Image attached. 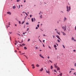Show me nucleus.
<instances>
[{"label":"nucleus","mask_w":76,"mask_h":76,"mask_svg":"<svg viewBox=\"0 0 76 76\" xmlns=\"http://www.w3.org/2000/svg\"><path fill=\"white\" fill-rule=\"evenodd\" d=\"M66 8H67V10H66V11L67 12H69V11L70 10V7H69H69H68V6H66Z\"/></svg>","instance_id":"1"},{"label":"nucleus","mask_w":76,"mask_h":76,"mask_svg":"<svg viewBox=\"0 0 76 76\" xmlns=\"http://www.w3.org/2000/svg\"><path fill=\"white\" fill-rule=\"evenodd\" d=\"M62 28L64 29V31H66V26H63Z\"/></svg>","instance_id":"2"},{"label":"nucleus","mask_w":76,"mask_h":76,"mask_svg":"<svg viewBox=\"0 0 76 76\" xmlns=\"http://www.w3.org/2000/svg\"><path fill=\"white\" fill-rule=\"evenodd\" d=\"M57 65V63H56V64H54V66L55 68H57L58 67Z\"/></svg>","instance_id":"3"},{"label":"nucleus","mask_w":76,"mask_h":76,"mask_svg":"<svg viewBox=\"0 0 76 76\" xmlns=\"http://www.w3.org/2000/svg\"><path fill=\"white\" fill-rule=\"evenodd\" d=\"M56 37L58 38V39H60V40H61V39H60V37H59V36L56 35Z\"/></svg>","instance_id":"4"},{"label":"nucleus","mask_w":76,"mask_h":76,"mask_svg":"<svg viewBox=\"0 0 76 76\" xmlns=\"http://www.w3.org/2000/svg\"><path fill=\"white\" fill-rule=\"evenodd\" d=\"M39 56H40V57H41V58H43L44 59V57L43 56H42V55H41V54H40Z\"/></svg>","instance_id":"5"},{"label":"nucleus","mask_w":76,"mask_h":76,"mask_svg":"<svg viewBox=\"0 0 76 76\" xmlns=\"http://www.w3.org/2000/svg\"><path fill=\"white\" fill-rule=\"evenodd\" d=\"M56 68H57V70H60V67L58 66Z\"/></svg>","instance_id":"6"},{"label":"nucleus","mask_w":76,"mask_h":76,"mask_svg":"<svg viewBox=\"0 0 76 76\" xmlns=\"http://www.w3.org/2000/svg\"><path fill=\"white\" fill-rule=\"evenodd\" d=\"M44 70L43 68H42L40 69L39 70L40 72H42V71Z\"/></svg>","instance_id":"7"},{"label":"nucleus","mask_w":76,"mask_h":76,"mask_svg":"<svg viewBox=\"0 0 76 76\" xmlns=\"http://www.w3.org/2000/svg\"><path fill=\"white\" fill-rule=\"evenodd\" d=\"M46 73H50V71H47V70H46Z\"/></svg>","instance_id":"8"},{"label":"nucleus","mask_w":76,"mask_h":76,"mask_svg":"<svg viewBox=\"0 0 76 76\" xmlns=\"http://www.w3.org/2000/svg\"><path fill=\"white\" fill-rule=\"evenodd\" d=\"M7 14H9L10 15H11V13L10 12H7Z\"/></svg>","instance_id":"9"},{"label":"nucleus","mask_w":76,"mask_h":76,"mask_svg":"<svg viewBox=\"0 0 76 76\" xmlns=\"http://www.w3.org/2000/svg\"><path fill=\"white\" fill-rule=\"evenodd\" d=\"M50 69H53V67L52 66H50Z\"/></svg>","instance_id":"10"},{"label":"nucleus","mask_w":76,"mask_h":76,"mask_svg":"<svg viewBox=\"0 0 76 76\" xmlns=\"http://www.w3.org/2000/svg\"><path fill=\"white\" fill-rule=\"evenodd\" d=\"M63 35H66V34H65L64 33V32H63Z\"/></svg>","instance_id":"11"},{"label":"nucleus","mask_w":76,"mask_h":76,"mask_svg":"<svg viewBox=\"0 0 76 76\" xmlns=\"http://www.w3.org/2000/svg\"><path fill=\"white\" fill-rule=\"evenodd\" d=\"M67 19L66 18V17H64V21H65Z\"/></svg>","instance_id":"12"},{"label":"nucleus","mask_w":76,"mask_h":76,"mask_svg":"<svg viewBox=\"0 0 76 76\" xmlns=\"http://www.w3.org/2000/svg\"><path fill=\"white\" fill-rule=\"evenodd\" d=\"M13 8L14 9H16V7H15V6H13Z\"/></svg>","instance_id":"13"},{"label":"nucleus","mask_w":76,"mask_h":76,"mask_svg":"<svg viewBox=\"0 0 76 76\" xmlns=\"http://www.w3.org/2000/svg\"><path fill=\"white\" fill-rule=\"evenodd\" d=\"M37 67H39V65H38V64H37L36 65Z\"/></svg>","instance_id":"14"},{"label":"nucleus","mask_w":76,"mask_h":76,"mask_svg":"<svg viewBox=\"0 0 76 76\" xmlns=\"http://www.w3.org/2000/svg\"><path fill=\"white\" fill-rule=\"evenodd\" d=\"M54 48H56V47H57V46H56V45H55L54 46Z\"/></svg>","instance_id":"15"},{"label":"nucleus","mask_w":76,"mask_h":76,"mask_svg":"<svg viewBox=\"0 0 76 76\" xmlns=\"http://www.w3.org/2000/svg\"><path fill=\"white\" fill-rule=\"evenodd\" d=\"M59 75H60V76H62V73H61L59 74Z\"/></svg>","instance_id":"16"},{"label":"nucleus","mask_w":76,"mask_h":76,"mask_svg":"<svg viewBox=\"0 0 76 76\" xmlns=\"http://www.w3.org/2000/svg\"><path fill=\"white\" fill-rule=\"evenodd\" d=\"M54 72H56V73H57V71H56V69H54Z\"/></svg>","instance_id":"17"},{"label":"nucleus","mask_w":76,"mask_h":76,"mask_svg":"<svg viewBox=\"0 0 76 76\" xmlns=\"http://www.w3.org/2000/svg\"><path fill=\"white\" fill-rule=\"evenodd\" d=\"M24 50H26L27 49V48H26V47H24Z\"/></svg>","instance_id":"18"},{"label":"nucleus","mask_w":76,"mask_h":76,"mask_svg":"<svg viewBox=\"0 0 76 76\" xmlns=\"http://www.w3.org/2000/svg\"><path fill=\"white\" fill-rule=\"evenodd\" d=\"M31 21L32 22H34V19H33V18H31Z\"/></svg>","instance_id":"19"},{"label":"nucleus","mask_w":76,"mask_h":76,"mask_svg":"<svg viewBox=\"0 0 76 76\" xmlns=\"http://www.w3.org/2000/svg\"><path fill=\"white\" fill-rule=\"evenodd\" d=\"M57 41L58 42H60V40H58H58H57Z\"/></svg>","instance_id":"20"},{"label":"nucleus","mask_w":76,"mask_h":76,"mask_svg":"<svg viewBox=\"0 0 76 76\" xmlns=\"http://www.w3.org/2000/svg\"><path fill=\"white\" fill-rule=\"evenodd\" d=\"M40 18H42V15H41L40 16H39Z\"/></svg>","instance_id":"21"},{"label":"nucleus","mask_w":76,"mask_h":76,"mask_svg":"<svg viewBox=\"0 0 76 76\" xmlns=\"http://www.w3.org/2000/svg\"><path fill=\"white\" fill-rule=\"evenodd\" d=\"M72 40H74V38L73 37H72Z\"/></svg>","instance_id":"22"},{"label":"nucleus","mask_w":76,"mask_h":76,"mask_svg":"<svg viewBox=\"0 0 76 76\" xmlns=\"http://www.w3.org/2000/svg\"><path fill=\"white\" fill-rule=\"evenodd\" d=\"M24 22H25V21H23V22H22V23L21 24H23V23H24Z\"/></svg>","instance_id":"23"},{"label":"nucleus","mask_w":76,"mask_h":76,"mask_svg":"<svg viewBox=\"0 0 76 76\" xmlns=\"http://www.w3.org/2000/svg\"><path fill=\"white\" fill-rule=\"evenodd\" d=\"M19 23L20 24H21V23L20 22V21H19Z\"/></svg>","instance_id":"24"},{"label":"nucleus","mask_w":76,"mask_h":76,"mask_svg":"<svg viewBox=\"0 0 76 76\" xmlns=\"http://www.w3.org/2000/svg\"><path fill=\"white\" fill-rule=\"evenodd\" d=\"M37 26V27H38V28H39V24H38Z\"/></svg>","instance_id":"25"},{"label":"nucleus","mask_w":76,"mask_h":76,"mask_svg":"<svg viewBox=\"0 0 76 76\" xmlns=\"http://www.w3.org/2000/svg\"><path fill=\"white\" fill-rule=\"evenodd\" d=\"M34 66V64H32L31 65V66H32L33 67Z\"/></svg>","instance_id":"26"},{"label":"nucleus","mask_w":76,"mask_h":76,"mask_svg":"<svg viewBox=\"0 0 76 76\" xmlns=\"http://www.w3.org/2000/svg\"><path fill=\"white\" fill-rule=\"evenodd\" d=\"M63 47H64V48H65V47H64V45H63Z\"/></svg>","instance_id":"27"},{"label":"nucleus","mask_w":76,"mask_h":76,"mask_svg":"<svg viewBox=\"0 0 76 76\" xmlns=\"http://www.w3.org/2000/svg\"><path fill=\"white\" fill-rule=\"evenodd\" d=\"M19 1H20V0H17V2H19Z\"/></svg>","instance_id":"28"},{"label":"nucleus","mask_w":76,"mask_h":76,"mask_svg":"<svg viewBox=\"0 0 76 76\" xmlns=\"http://www.w3.org/2000/svg\"><path fill=\"white\" fill-rule=\"evenodd\" d=\"M49 61L50 62H51V63H53V62H52L51 61V60H50Z\"/></svg>","instance_id":"29"},{"label":"nucleus","mask_w":76,"mask_h":76,"mask_svg":"<svg viewBox=\"0 0 76 76\" xmlns=\"http://www.w3.org/2000/svg\"><path fill=\"white\" fill-rule=\"evenodd\" d=\"M10 22H9L8 25H10Z\"/></svg>","instance_id":"30"},{"label":"nucleus","mask_w":76,"mask_h":76,"mask_svg":"<svg viewBox=\"0 0 76 76\" xmlns=\"http://www.w3.org/2000/svg\"><path fill=\"white\" fill-rule=\"evenodd\" d=\"M29 30V28H27V31H28V30Z\"/></svg>","instance_id":"31"},{"label":"nucleus","mask_w":76,"mask_h":76,"mask_svg":"<svg viewBox=\"0 0 76 76\" xmlns=\"http://www.w3.org/2000/svg\"><path fill=\"white\" fill-rule=\"evenodd\" d=\"M49 48H50V49H51V48L50 46H49Z\"/></svg>","instance_id":"32"},{"label":"nucleus","mask_w":76,"mask_h":76,"mask_svg":"<svg viewBox=\"0 0 76 76\" xmlns=\"http://www.w3.org/2000/svg\"><path fill=\"white\" fill-rule=\"evenodd\" d=\"M25 14H26V15H27V16H28V14H27V13H25Z\"/></svg>","instance_id":"33"},{"label":"nucleus","mask_w":76,"mask_h":76,"mask_svg":"<svg viewBox=\"0 0 76 76\" xmlns=\"http://www.w3.org/2000/svg\"><path fill=\"white\" fill-rule=\"evenodd\" d=\"M20 47H23V46L20 44Z\"/></svg>","instance_id":"34"},{"label":"nucleus","mask_w":76,"mask_h":76,"mask_svg":"<svg viewBox=\"0 0 76 76\" xmlns=\"http://www.w3.org/2000/svg\"><path fill=\"white\" fill-rule=\"evenodd\" d=\"M26 25H29V23H26Z\"/></svg>","instance_id":"35"},{"label":"nucleus","mask_w":76,"mask_h":76,"mask_svg":"<svg viewBox=\"0 0 76 76\" xmlns=\"http://www.w3.org/2000/svg\"><path fill=\"white\" fill-rule=\"evenodd\" d=\"M35 68V66H34L32 67V69H34Z\"/></svg>","instance_id":"36"},{"label":"nucleus","mask_w":76,"mask_h":76,"mask_svg":"<svg viewBox=\"0 0 76 76\" xmlns=\"http://www.w3.org/2000/svg\"><path fill=\"white\" fill-rule=\"evenodd\" d=\"M22 45H23L24 46V45H25V44H24V43L22 44Z\"/></svg>","instance_id":"37"},{"label":"nucleus","mask_w":76,"mask_h":76,"mask_svg":"<svg viewBox=\"0 0 76 76\" xmlns=\"http://www.w3.org/2000/svg\"><path fill=\"white\" fill-rule=\"evenodd\" d=\"M39 40L40 41V42H41V40H40V39H39Z\"/></svg>","instance_id":"38"},{"label":"nucleus","mask_w":76,"mask_h":76,"mask_svg":"<svg viewBox=\"0 0 76 76\" xmlns=\"http://www.w3.org/2000/svg\"><path fill=\"white\" fill-rule=\"evenodd\" d=\"M30 41V39H29L28 40V41Z\"/></svg>","instance_id":"39"},{"label":"nucleus","mask_w":76,"mask_h":76,"mask_svg":"<svg viewBox=\"0 0 76 76\" xmlns=\"http://www.w3.org/2000/svg\"><path fill=\"white\" fill-rule=\"evenodd\" d=\"M18 34V35H19V36H20V34Z\"/></svg>","instance_id":"40"},{"label":"nucleus","mask_w":76,"mask_h":76,"mask_svg":"<svg viewBox=\"0 0 76 76\" xmlns=\"http://www.w3.org/2000/svg\"><path fill=\"white\" fill-rule=\"evenodd\" d=\"M15 53H16V52H17V50H15Z\"/></svg>","instance_id":"41"},{"label":"nucleus","mask_w":76,"mask_h":76,"mask_svg":"<svg viewBox=\"0 0 76 76\" xmlns=\"http://www.w3.org/2000/svg\"><path fill=\"white\" fill-rule=\"evenodd\" d=\"M34 21H35V18H34Z\"/></svg>","instance_id":"42"},{"label":"nucleus","mask_w":76,"mask_h":76,"mask_svg":"<svg viewBox=\"0 0 76 76\" xmlns=\"http://www.w3.org/2000/svg\"><path fill=\"white\" fill-rule=\"evenodd\" d=\"M57 34H58V35H60V33H58Z\"/></svg>","instance_id":"43"},{"label":"nucleus","mask_w":76,"mask_h":76,"mask_svg":"<svg viewBox=\"0 0 76 76\" xmlns=\"http://www.w3.org/2000/svg\"><path fill=\"white\" fill-rule=\"evenodd\" d=\"M75 66L76 67V63L75 64Z\"/></svg>","instance_id":"44"},{"label":"nucleus","mask_w":76,"mask_h":76,"mask_svg":"<svg viewBox=\"0 0 76 76\" xmlns=\"http://www.w3.org/2000/svg\"><path fill=\"white\" fill-rule=\"evenodd\" d=\"M35 48H36V49H38V47H35Z\"/></svg>","instance_id":"45"},{"label":"nucleus","mask_w":76,"mask_h":76,"mask_svg":"<svg viewBox=\"0 0 76 76\" xmlns=\"http://www.w3.org/2000/svg\"><path fill=\"white\" fill-rule=\"evenodd\" d=\"M30 18H31V17H32V15H30Z\"/></svg>","instance_id":"46"},{"label":"nucleus","mask_w":76,"mask_h":76,"mask_svg":"<svg viewBox=\"0 0 76 76\" xmlns=\"http://www.w3.org/2000/svg\"><path fill=\"white\" fill-rule=\"evenodd\" d=\"M36 29H38V27H36Z\"/></svg>","instance_id":"47"},{"label":"nucleus","mask_w":76,"mask_h":76,"mask_svg":"<svg viewBox=\"0 0 76 76\" xmlns=\"http://www.w3.org/2000/svg\"><path fill=\"white\" fill-rule=\"evenodd\" d=\"M48 58L49 59L50 58V57H49V56H48Z\"/></svg>","instance_id":"48"},{"label":"nucleus","mask_w":76,"mask_h":76,"mask_svg":"<svg viewBox=\"0 0 76 76\" xmlns=\"http://www.w3.org/2000/svg\"><path fill=\"white\" fill-rule=\"evenodd\" d=\"M53 38H55V36H54V35H53Z\"/></svg>","instance_id":"49"},{"label":"nucleus","mask_w":76,"mask_h":76,"mask_svg":"<svg viewBox=\"0 0 76 76\" xmlns=\"http://www.w3.org/2000/svg\"><path fill=\"white\" fill-rule=\"evenodd\" d=\"M43 42H45V40H43Z\"/></svg>","instance_id":"50"},{"label":"nucleus","mask_w":76,"mask_h":76,"mask_svg":"<svg viewBox=\"0 0 76 76\" xmlns=\"http://www.w3.org/2000/svg\"><path fill=\"white\" fill-rule=\"evenodd\" d=\"M74 52H76V50H74Z\"/></svg>","instance_id":"51"},{"label":"nucleus","mask_w":76,"mask_h":76,"mask_svg":"<svg viewBox=\"0 0 76 76\" xmlns=\"http://www.w3.org/2000/svg\"><path fill=\"white\" fill-rule=\"evenodd\" d=\"M23 35H25V32L23 33Z\"/></svg>","instance_id":"52"},{"label":"nucleus","mask_w":76,"mask_h":76,"mask_svg":"<svg viewBox=\"0 0 76 76\" xmlns=\"http://www.w3.org/2000/svg\"><path fill=\"white\" fill-rule=\"evenodd\" d=\"M20 5L19 6V8L18 9H20Z\"/></svg>","instance_id":"53"},{"label":"nucleus","mask_w":76,"mask_h":76,"mask_svg":"<svg viewBox=\"0 0 76 76\" xmlns=\"http://www.w3.org/2000/svg\"><path fill=\"white\" fill-rule=\"evenodd\" d=\"M24 3H25V2H26V0H24Z\"/></svg>","instance_id":"54"},{"label":"nucleus","mask_w":76,"mask_h":76,"mask_svg":"<svg viewBox=\"0 0 76 76\" xmlns=\"http://www.w3.org/2000/svg\"><path fill=\"white\" fill-rule=\"evenodd\" d=\"M17 50H19V48H17Z\"/></svg>","instance_id":"55"},{"label":"nucleus","mask_w":76,"mask_h":76,"mask_svg":"<svg viewBox=\"0 0 76 76\" xmlns=\"http://www.w3.org/2000/svg\"><path fill=\"white\" fill-rule=\"evenodd\" d=\"M43 36H44L45 37V34H43Z\"/></svg>","instance_id":"56"},{"label":"nucleus","mask_w":76,"mask_h":76,"mask_svg":"<svg viewBox=\"0 0 76 76\" xmlns=\"http://www.w3.org/2000/svg\"><path fill=\"white\" fill-rule=\"evenodd\" d=\"M19 53H21V52L20 51H19Z\"/></svg>","instance_id":"57"},{"label":"nucleus","mask_w":76,"mask_h":76,"mask_svg":"<svg viewBox=\"0 0 76 76\" xmlns=\"http://www.w3.org/2000/svg\"><path fill=\"white\" fill-rule=\"evenodd\" d=\"M71 70H74V69H71Z\"/></svg>","instance_id":"58"},{"label":"nucleus","mask_w":76,"mask_h":76,"mask_svg":"<svg viewBox=\"0 0 76 76\" xmlns=\"http://www.w3.org/2000/svg\"><path fill=\"white\" fill-rule=\"evenodd\" d=\"M71 72H72V71H70L69 73H70Z\"/></svg>","instance_id":"59"},{"label":"nucleus","mask_w":76,"mask_h":76,"mask_svg":"<svg viewBox=\"0 0 76 76\" xmlns=\"http://www.w3.org/2000/svg\"><path fill=\"white\" fill-rule=\"evenodd\" d=\"M75 74H76V73L75 72L73 74V75H75Z\"/></svg>","instance_id":"60"},{"label":"nucleus","mask_w":76,"mask_h":76,"mask_svg":"<svg viewBox=\"0 0 76 76\" xmlns=\"http://www.w3.org/2000/svg\"><path fill=\"white\" fill-rule=\"evenodd\" d=\"M15 45H16L17 44V43H16V42H15Z\"/></svg>","instance_id":"61"},{"label":"nucleus","mask_w":76,"mask_h":76,"mask_svg":"<svg viewBox=\"0 0 76 76\" xmlns=\"http://www.w3.org/2000/svg\"><path fill=\"white\" fill-rule=\"evenodd\" d=\"M74 40V41H76V40H75V39H74V40Z\"/></svg>","instance_id":"62"},{"label":"nucleus","mask_w":76,"mask_h":76,"mask_svg":"<svg viewBox=\"0 0 76 76\" xmlns=\"http://www.w3.org/2000/svg\"><path fill=\"white\" fill-rule=\"evenodd\" d=\"M23 13H26V12H23Z\"/></svg>","instance_id":"63"},{"label":"nucleus","mask_w":76,"mask_h":76,"mask_svg":"<svg viewBox=\"0 0 76 76\" xmlns=\"http://www.w3.org/2000/svg\"><path fill=\"white\" fill-rule=\"evenodd\" d=\"M76 30V26L75 27V30Z\"/></svg>","instance_id":"64"}]
</instances>
